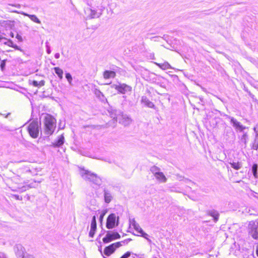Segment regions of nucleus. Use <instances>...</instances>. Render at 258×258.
Segmentation results:
<instances>
[{
	"label": "nucleus",
	"instance_id": "1",
	"mask_svg": "<svg viewBox=\"0 0 258 258\" xmlns=\"http://www.w3.org/2000/svg\"><path fill=\"white\" fill-rule=\"evenodd\" d=\"M44 133L48 136L51 135L56 127V119L51 115L46 114L44 118Z\"/></svg>",
	"mask_w": 258,
	"mask_h": 258
},
{
	"label": "nucleus",
	"instance_id": "2",
	"mask_svg": "<svg viewBox=\"0 0 258 258\" xmlns=\"http://www.w3.org/2000/svg\"><path fill=\"white\" fill-rule=\"evenodd\" d=\"M80 174L85 180L92 182L96 185H100L101 183V179L96 174L91 173L88 170L80 169Z\"/></svg>",
	"mask_w": 258,
	"mask_h": 258
},
{
	"label": "nucleus",
	"instance_id": "3",
	"mask_svg": "<svg viewBox=\"0 0 258 258\" xmlns=\"http://www.w3.org/2000/svg\"><path fill=\"white\" fill-rule=\"evenodd\" d=\"M248 234L253 239L258 240V221H250L248 225Z\"/></svg>",
	"mask_w": 258,
	"mask_h": 258
},
{
	"label": "nucleus",
	"instance_id": "4",
	"mask_svg": "<svg viewBox=\"0 0 258 258\" xmlns=\"http://www.w3.org/2000/svg\"><path fill=\"white\" fill-rule=\"evenodd\" d=\"M40 126L37 121H32L28 126V131L30 136L33 138H36L38 136Z\"/></svg>",
	"mask_w": 258,
	"mask_h": 258
},
{
	"label": "nucleus",
	"instance_id": "5",
	"mask_svg": "<svg viewBox=\"0 0 258 258\" xmlns=\"http://www.w3.org/2000/svg\"><path fill=\"white\" fill-rule=\"evenodd\" d=\"M116 120H118L119 122L124 126L130 125L132 122V119L126 114L122 113L119 114L116 116Z\"/></svg>",
	"mask_w": 258,
	"mask_h": 258
},
{
	"label": "nucleus",
	"instance_id": "6",
	"mask_svg": "<svg viewBox=\"0 0 258 258\" xmlns=\"http://www.w3.org/2000/svg\"><path fill=\"white\" fill-rule=\"evenodd\" d=\"M115 89L120 93L125 94L130 92L132 90V87L125 84H119L115 86Z\"/></svg>",
	"mask_w": 258,
	"mask_h": 258
},
{
	"label": "nucleus",
	"instance_id": "7",
	"mask_svg": "<svg viewBox=\"0 0 258 258\" xmlns=\"http://www.w3.org/2000/svg\"><path fill=\"white\" fill-rule=\"evenodd\" d=\"M229 118L230 119V122L232 124L233 126L236 130L242 132L246 128V126L242 125L240 122L238 121L233 117L229 116Z\"/></svg>",
	"mask_w": 258,
	"mask_h": 258
},
{
	"label": "nucleus",
	"instance_id": "8",
	"mask_svg": "<svg viewBox=\"0 0 258 258\" xmlns=\"http://www.w3.org/2000/svg\"><path fill=\"white\" fill-rule=\"evenodd\" d=\"M19 249L20 248V251L16 252V254L19 257H22V258H35L33 255L29 254L24 253L23 249L24 248L21 246L19 245L17 247Z\"/></svg>",
	"mask_w": 258,
	"mask_h": 258
},
{
	"label": "nucleus",
	"instance_id": "9",
	"mask_svg": "<svg viewBox=\"0 0 258 258\" xmlns=\"http://www.w3.org/2000/svg\"><path fill=\"white\" fill-rule=\"evenodd\" d=\"M104 243H107L113 240V232L107 231L105 236L102 239Z\"/></svg>",
	"mask_w": 258,
	"mask_h": 258
},
{
	"label": "nucleus",
	"instance_id": "10",
	"mask_svg": "<svg viewBox=\"0 0 258 258\" xmlns=\"http://www.w3.org/2000/svg\"><path fill=\"white\" fill-rule=\"evenodd\" d=\"M156 179L161 183H165L167 181V178L163 172H160L154 176Z\"/></svg>",
	"mask_w": 258,
	"mask_h": 258
},
{
	"label": "nucleus",
	"instance_id": "11",
	"mask_svg": "<svg viewBox=\"0 0 258 258\" xmlns=\"http://www.w3.org/2000/svg\"><path fill=\"white\" fill-rule=\"evenodd\" d=\"M207 213L209 216L213 217L215 222H217L218 220L219 214L218 211L215 210H209Z\"/></svg>",
	"mask_w": 258,
	"mask_h": 258
},
{
	"label": "nucleus",
	"instance_id": "12",
	"mask_svg": "<svg viewBox=\"0 0 258 258\" xmlns=\"http://www.w3.org/2000/svg\"><path fill=\"white\" fill-rule=\"evenodd\" d=\"M154 63L163 70L171 69L172 67L168 62H164L162 63L154 62Z\"/></svg>",
	"mask_w": 258,
	"mask_h": 258
},
{
	"label": "nucleus",
	"instance_id": "13",
	"mask_svg": "<svg viewBox=\"0 0 258 258\" xmlns=\"http://www.w3.org/2000/svg\"><path fill=\"white\" fill-rule=\"evenodd\" d=\"M142 102L148 107H154V104H153V103L150 101L146 97H142Z\"/></svg>",
	"mask_w": 258,
	"mask_h": 258
},
{
	"label": "nucleus",
	"instance_id": "14",
	"mask_svg": "<svg viewBox=\"0 0 258 258\" xmlns=\"http://www.w3.org/2000/svg\"><path fill=\"white\" fill-rule=\"evenodd\" d=\"M87 11H88V13H89L90 18H98L101 14L100 12H97L95 10H93L90 9L87 10Z\"/></svg>",
	"mask_w": 258,
	"mask_h": 258
},
{
	"label": "nucleus",
	"instance_id": "15",
	"mask_svg": "<svg viewBox=\"0 0 258 258\" xmlns=\"http://www.w3.org/2000/svg\"><path fill=\"white\" fill-rule=\"evenodd\" d=\"M130 241H131V239H125L124 240H123V241H121L120 242L114 243V251L115 250V248H118L121 246L127 244L128 243V242Z\"/></svg>",
	"mask_w": 258,
	"mask_h": 258
},
{
	"label": "nucleus",
	"instance_id": "16",
	"mask_svg": "<svg viewBox=\"0 0 258 258\" xmlns=\"http://www.w3.org/2000/svg\"><path fill=\"white\" fill-rule=\"evenodd\" d=\"M106 227L108 229L113 228V214H110L107 219Z\"/></svg>",
	"mask_w": 258,
	"mask_h": 258
},
{
	"label": "nucleus",
	"instance_id": "17",
	"mask_svg": "<svg viewBox=\"0 0 258 258\" xmlns=\"http://www.w3.org/2000/svg\"><path fill=\"white\" fill-rule=\"evenodd\" d=\"M113 253V244L107 246L104 250V254L106 256H110Z\"/></svg>",
	"mask_w": 258,
	"mask_h": 258
},
{
	"label": "nucleus",
	"instance_id": "18",
	"mask_svg": "<svg viewBox=\"0 0 258 258\" xmlns=\"http://www.w3.org/2000/svg\"><path fill=\"white\" fill-rule=\"evenodd\" d=\"M23 15L26 16L28 17L32 21L38 23L40 24L41 21L39 20V19L36 17L35 15H29L25 13H22Z\"/></svg>",
	"mask_w": 258,
	"mask_h": 258
},
{
	"label": "nucleus",
	"instance_id": "19",
	"mask_svg": "<svg viewBox=\"0 0 258 258\" xmlns=\"http://www.w3.org/2000/svg\"><path fill=\"white\" fill-rule=\"evenodd\" d=\"M33 187H34V186H31L30 185H24L21 187H18L17 189H13V190L22 192H24V191L28 190L30 188Z\"/></svg>",
	"mask_w": 258,
	"mask_h": 258
},
{
	"label": "nucleus",
	"instance_id": "20",
	"mask_svg": "<svg viewBox=\"0 0 258 258\" xmlns=\"http://www.w3.org/2000/svg\"><path fill=\"white\" fill-rule=\"evenodd\" d=\"M64 137L63 135H60L58 137V140L56 141L55 143L54 144V147H59L62 145L64 143Z\"/></svg>",
	"mask_w": 258,
	"mask_h": 258
},
{
	"label": "nucleus",
	"instance_id": "21",
	"mask_svg": "<svg viewBox=\"0 0 258 258\" xmlns=\"http://www.w3.org/2000/svg\"><path fill=\"white\" fill-rule=\"evenodd\" d=\"M231 167L235 170H238L242 167V163L239 162H230V163Z\"/></svg>",
	"mask_w": 258,
	"mask_h": 258
},
{
	"label": "nucleus",
	"instance_id": "22",
	"mask_svg": "<svg viewBox=\"0 0 258 258\" xmlns=\"http://www.w3.org/2000/svg\"><path fill=\"white\" fill-rule=\"evenodd\" d=\"M112 200V196L111 194L108 192L107 191H104V200L105 203H109Z\"/></svg>",
	"mask_w": 258,
	"mask_h": 258
},
{
	"label": "nucleus",
	"instance_id": "23",
	"mask_svg": "<svg viewBox=\"0 0 258 258\" xmlns=\"http://www.w3.org/2000/svg\"><path fill=\"white\" fill-rule=\"evenodd\" d=\"M32 84L34 87H40L44 85L45 81L44 80H41L39 82L33 81L32 82Z\"/></svg>",
	"mask_w": 258,
	"mask_h": 258
},
{
	"label": "nucleus",
	"instance_id": "24",
	"mask_svg": "<svg viewBox=\"0 0 258 258\" xmlns=\"http://www.w3.org/2000/svg\"><path fill=\"white\" fill-rule=\"evenodd\" d=\"M55 73L57 74L60 79H62L63 71L62 69L58 67H55L54 68Z\"/></svg>",
	"mask_w": 258,
	"mask_h": 258
},
{
	"label": "nucleus",
	"instance_id": "25",
	"mask_svg": "<svg viewBox=\"0 0 258 258\" xmlns=\"http://www.w3.org/2000/svg\"><path fill=\"white\" fill-rule=\"evenodd\" d=\"M113 75V72L106 71L104 72L103 78L105 80L110 79Z\"/></svg>",
	"mask_w": 258,
	"mask_h": 258
},
{
	"label": "nucleus",
	"instance_id": "26",
	"mask_svg": "<svg viewBox=\"0 0 258 258\" xmlns=\"http://www.w3.org/2000/svg\"><path fill=\"white\" fill-rule=\"evenodd\" d=\"M151 172L155 176L158 173L160 172V169L156 166H153L150 169Z\"/></svg>",
	"mask_w": 258,
	"mask_h": 258
},
{
	"label": "nucleus",
	"instance_id": "27",
	"mask_svg": "<svg viewBox=\"0 0 258 258\" xmlns=\"http://www.w3.org/2000/svg\"><path fill=\"white\" fill-rule=\"evenodd\" d=\"M96 229H97V227L91 226V227H90V232H89V235L90 237H93V236H94V234L95 233Z\"/></svg>",
	"mask_w": 258,
	"mask_h": 258
},
{
	"label": "nucleus",
	"instance_id": "28",
	"mask_svg": "<svg viewBox=\"0 0 258 258\" xmlns=\"http://www.w3.org/2000/svg\"><path fill=\"white\" fill-rule=\"evenodd\" d=\"M133 227H134L135 230L140 234H141L143 231L141 227L138 223H137L136 224H134V225L133 226Z\"/></svg>",
	"mask_w": 258,
	"mask_h": 258
},
{
	"label": "nucleus",
	"instance_id": "29",
	"mask_svg": "<svg viewBox=\"0 0 258 258\" xmlns=\"http://www.w3.org/2000/svg\"><path fill=\"white\" fill-rule=\"evenodd\" d=\"M252 148L254 150L258 149V137L256 135L253 143Z\"/></svg>",
	"mask_w": 258,
	"mask_h": 258
},
{
	"label": "nucleus",
	"instance_id": "30",
	"mask_svg": "<svg viewBox=\"0 0 258 258\" xmlns=\"http://www.w3.org/2000/svg\"><path fill=\"white\" fill-rule=\"evenodd\" d=\"M257 165L256 164H254L252 167V171L253 172V176L255 178L257 177Z\"/></svg>",
	"mask_w": 258,
	"mask_h": 258
},
{
	"label": "nucleus",
	"instance_id": "31",
	"mask_svg": "<svg viewBox=\"0 0 258 258\" xmlns=\"http://www.w3.org/2000/svg\"><path fill=\"white\" fill-rule=\"evenodd\" d=\"M66 78L67 79L70 85H72L73 78H72L71 75L69 73H66Z\"/></svg>",
	"mask_w": 258,
	"mask_h": 258
},
{
	"label": "nucleus",
	"instance_id": "32",
	"mask_svg": "<svg viewBox=\"0 0 258 258\" xmlns=\"http://www.w3.org/2000/svg\"><path fill=\"white\" fill-rule=\"evenodd\" d=\"M247 133H244L241 138V141L243 142L245 145L247 143Z\"/></svg>",
	"mask_w": 258,
	"mask_h": 258
},
{
	"label": "nucleus",
	"instance_id": "33",
	"mask_svg": "<svg viewBox=\"0 0 258 258\" xmlns=\"http://www.w3.org/2000/svg\"><path fill=\"white\" fill-rule=\"evenodd\" d=\"M140 235L146 239L149 243H151V240L149 238L148 234L144 232V231L140 234Z\"/></svg>",
	"mask_w": 258,
	"mask_h": 258
},
{
	"label": "nucleus",
	"instance_id": "34",
	"mask_svg": "<svg viewBox=\"0 0 258 258\" xmlns=\"http://www.w3.org/2000/svg\"><path fill=\"white\" fill-rule=\"evenodd\" d=\"M91 226L97 227L96 226V217L95 216H94L93 217V218H92V222H91Z\"/></svg>",
	"mask_w": 258,
	"mask_h": 258
},
{
	"label": "nucleus",
	"instance_id": "35",
	"mask_svg": "<svg viewBox=\"0 0 258 258\" xmlns=\"http://www.w3.org/2000/svg\"><path fill=\"white\" fill-rule=\"evenodd\" d=\"M115 216L114 215V224H113V225H114V227L115 226H118V223H119V217L118 216H117V220H116V222L115 221Z\"/></svg>",
	"mask_w": 258,
	"mask_h": 258
},
{
	"label": "nucleus",
	"instance_id": "36",
	"mask_svg": "<svg viewBox=\"0 0 258 258\" xmlns=\"http://www.w3.org/2000/svg\"><path fill=\"white\" fill-rule=\"evenodd\" d=\"M5 44L12 47L14 45L13 41L11 40H9L8 42H5Z\"/></svg>",
	"mask_w": 258,
	"mask_h": 258
},
{
	"label": "nucleus",
	"instance_id": "37",
	"mask_svg": "<svg viewBox=\"0 0 258 258\" xmlns=\"http://www.w3.org/2000/svg\"><path fill=\"white\" fill-rule=\"evenodd\" d=\"M131 255V252L129 251L126 252L120 258H128Z\"/></svg>",
	"mask_w": 258,
	"mask_h": 258
},
{
	"label": "nucleus",
	"instance_id": "38",
	"mask_svg": "<svg viewBox=\"0 0 258 258\" xmlns=\"http://www.w3.org/2000/svg\"><path fill=\"white\" fill-rule=\"evenodd\" d=\"M130 225L133 226L134 224H136L137 223L136 222L135 219H130Z\"/></svg>",
	"mask_w": 258,
	"mask_h": 258
},
{
	"label": "nucleus",
	"instance_id": "39",
	"mask_svg": "<svg viewBox=\"0 0 258 258\" xmlns=\"http://www.w3.org/2000/svg\"><path fill=\"white\" fill-rule=\"evenodd\" d=\"M253 130L255 133V135L258 137V123L256 125V126L253 128Z\"/></svg>",
	"mask_w": 258,
	"mask_h": 258
},
{
	"label": "nucleus",
	"instance_id": "40",
	"mask_svg": "<svg viewBox=\"0 0 258 258\" xmlns=\"http://www.w3.org/2000/svg\"><path fill=\"white\" fill-rule=\"evenodd\" d=\"M120 237V235L118 233L114 232V239H118Z\"/></svg>",
	"mask_w": 258,
	"mask_h": 258
},
{
	"label": "nucleus",
	"instance_id": "41",
	"mask_svg": "<svg viewBox=\"0 0 258 258\" xmlns=\"http://www.w3.org/2000/svg\"><path fill=\"white\" fill-rule=\"evenodd\" d=\"M16 38L19 41H22L23 40V39H22V37H21V36H20V35H19L18 34H17L16 35Z\"/></svg>",
	"mask_w": 258,
	"mask_h": 258
},
{
	"label": "nucleus",
	"instance_id": "42",
	"mask_svg": "<svg viewBox=\"0 0 258 258\" xmlns=\"http://www.w3.org/2000/svg\"><path fill=\"white\" fill-rule=\"evenodd\" d=\"M105 213H106V212H103V213H102L101 214V215L100 216V218H99V219H100V220L101 221H102V219H103V217H104V215H105Z\"/></svg>",
	"mask_w": 258,
	"mask_h": 258
},
{
	"label": "nucleus",
	"instance_id": "43",
	"mask_svg": "<svg viewBox=\"0 0 258 258\" xmlns=\"http://www.w3.org/2000/svg\"><path fill=\"white\" fill-rule=\"evenodd\" d=\"M5 65H6V64H5V60H3V61L1 62V69H2V70L4 68V67H5Z\"/></svg>",
	"mask_w": 258,
	"mask_h": 258
},
{
	"label": "nucleus",
	"instance_id": "44",
	"mask_svg": "<svg viewBox=\"0 0 258 258\" xmlns=\"http://www.w3.org/2000/svg\"><path fill=\"white\" fill-rule=\"evenodd\" d=\"M117 208L118 209L120 213H121L123 211V208L122 207L118 206H117Z\"/></svg>",
	"mask_w": 258,
	"mask_h": 258
},
{
	"label": "nucleus",
	"instance_id": "45",
	"mask_svg": "<svg viewBox=\"0 0 258 258\" xmlns=\"http://www.w3.org/2000/svg\"><path fill=\"white\" fill-rule=\"evenodd\" d=\"M12 47L15 48L16 49L21 50L20 48L16 44H14Z\"/></svg>",
	"mask_w": 258,
	"mask_h": 258
},
{
	"label": "nucleus",
	"instance_id": "46",
	"mask_svg": "<svg viewBox=\"0 0 258 258\" xmlns=\"http://www.w3.org/2000/svg\"><path fill=\"white\" fill-rule=\"evenodd\" d=\"M54 57H55V58H56V59L59 58V57H60L59 53H55V55H54Z\"/></svg>",
	"mask_w": 258,
	"mask_h": 258
},
{
	"label": "nucleus",
	"instance_id": "47",
	"mask_svg": "<svg viewBox=\"0 0 258 258\" xmlns=\"http://www.w3.org/2000/svg\"><path fill=\"white\" fill-rule=\"evenodd\" d=\"M47 52L48 53V54H50V52H51V51L50 50L49 48H48L47 50Z\"/></svg>",
	"mask_w": 258,
	"mask_h": 258
},
{
	"label": "nucleus",
	"instance_id": "48",
	"mask_svg": "<svg viewBox=\"0 0 258 258\" xmlns=\"http://www.w3.org/2000/svg\"><path fill=\"white\" fill-rule=\"evenodd\" d=\"M18 179V177H16L14 178V180L16 182L17 180Z\"/></svg>",
	"mask_w": 258,
	"mask_h": 258
},
{
	"label": "nucleus",
	"instance_id": "49",
	"mask_svg": "<svg viewBox=\"0 0 258 258\" xmlns=\"http://www.w3.org/2000/svg\"><path fill=\"white\" fill-rule=\"evenodd\" d=\"M10 35H11V36L12 37H14V33H12V32H11V33H10Z\"/></svg>",
	"mask_w": 258,
	"mask_h": 258
},
{
	"label": "nucleus",
	"instance_id": "50",
	"mask_svg": "<svg viewBox=\"0 0 258 258\" xmlns=\"http://www.w3.org/2000/svg\"><path fill=\"white\" fill-rule=\"evenodd\" d=\"M256 253L258 256V247H257L256 250Z\"/></svg>",
	"mask_w": 258,
	"mask_h": 258
},
{
	"label": "nucleus",
	"instance_id": "51",
	"mask_svg": "<svg viewBox=\"0 0 258 258\" xmlns=\"http://www.w3.org/2000/svg\"><path fill=\"white\" fill-rule=\"evenodd\" d=\"M111 83V81H110L109 82H107L105 83V84H109Z\"/></svg>",
	"mask_w": 258,
	"mask_h": 258
}]
</instances>
